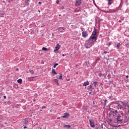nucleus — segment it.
Listing matches in <instances>:
<instances>
[{"instance_id": "4468645a", "label": "nucleus", "mask_w": 129, "mask_h": 129, "mask_svg": "<svg viewBox=\"0 0 129 129\" xmlns=\"http://www.w3.org/2000/svg\"><path fill=\"white\" fill-rule=\"evenodd\" d=\"M80 4H81V2L80 1H77L76 2V6H80Z\"/></svg>"}, {"instance_id": "9d476101", "label": "nucleus", "mask_w": 129, "mask_h": 129, "mask_svg": "<svg viewBox=\"0 0 129 129\" xmlns=\"http://www.w3.org/2000/svg\"><path fill=\"white\" fill-rule=\"evenodd\" d=\"M108 1V6H110L112 4H113L114 2L113 0H107Z\"/></svg>"}, {"instance_id": "c756f323", "label": "nucleus", "mask_w": 129, "mask_h": 129, "mask_svg": "<svg viewBox=\"0 0 129 129\" xmlns=\"http://www.w3.org/2000/svg\"><path fill=\"white\" fill-rule=\"evenodd\" d=\"M104 102H105L104 105H106V102H107V101L106 100H105Z\"/></svg>"}, {"instance_id": "2eb2a0df", "label": "nucleus", "mask_w": 129, "mask_h": 129, "mask_svg": "<svg viewBox=\"0 0 129 129\" xmlns=\"http://www.w3.org/2000/svg\"><path fill=\"white\" fill-rule=\"evenodd\" d=\"M62 77H63V74H61L60 75L59 77L58 78V79L63 80V79H62Z\"/></svg>"}, {"instance_id": "393cba45", "label": "nucleus", "mask_w": 129, "mask_h": 129, "mask_svg": "<svg viewBox=\"0 0 129 129\" xmlns=\"http://www.w3.org/2000/svg\"><path fill=\"white\" fill-rule=\"evenodd\" d=\"M55 81H56V84L57 85H59V81H58V80H57V79H55Z\"/></svg>"}, {"instance_id": "7ed1b4c3", "label": "nucleus", "mask_w": 129, "mask_h": 129, "mask_svg": "<svg viewBox=\"0 0 129 129\" xmlns=\"http://www.w3.org/2000/svg\"><path fill=\"white\" fill-rule=\"evenodd\" d=\"M114 116H117L116 118V121H117V123H120L122 122V119L123 118V113H121L120 114L117 112L115 113Z\"/></svg>"}, {"instance_id": "f3484780", "label": "nucleus", "mask_w": 129, "mask_h": 129, "mask_svg": "<svg viewBox=\"0 0 129 129\" xmlns=\"http://www.w3.org/2000/svg\"><path fill=\"white\" fill-rule=\"evenodd\" d=\"M33 78H34V77L33 78H29L28 79V81H33L34 80V79H33Z\"/></svg>"}, {"instance_id": "20e7f679", "label": "nucleus", "mask_w": 129, "mask_h": 129, "mask_svg": "<svg viewBox=\"0 0 129 129\" xmlns=\"http://www.w3.org/2000/svg\"><path fill=\"white\" fill-rule=\"evenodd\" d=\"M119 106H120V109L122 107L123 110L125 113L129 112V106L126 104V103L123 102L122 101L120 102Z\"/></svg>"}, {"instance_id": "5701e85b", "label": "nucleus", "mask_w": 129, "mask_h": 129, "mask_svg": "<svg viewBox=\"0 0 129 129\" xmlns=\"http://www.w3.org/2000/svg\"><path fill=\"white\" fill-rule=\"evenodd\" d=\"M25 5L26 6H28V5H29V2H28V1H25Z\"/></svg>"}, {"instance_id": "0eeeda50", "label": "nucleus", "mask_w": 129, "mask_h": 129, "mask_svg": "<svg viewBox=\"0 0 129 129\" xmlns=\"http://www.w3.org/2000/svg\"><path fill=\"white\" fill-rule=\"evenodd\" d=\"M83 32H82V36L84 38H86L88 36V34H87V32L85 31L82 30Z\"/></svg>"}, {"instance_id": "603ef678", "label": "nucleus", "mask_w": 129, "mask_h": 129, "mask_svg": "<svg viewBox=\"0 0 129 129\" xmlns=\"http://www.w3.org/2000/svg\"><path fill=\"white\" fill-rule=\"evenodd\" d=\"M5 123L7 124V122H6Z\"/></svg>"}, {"instance_id": "c9c22d12", "label": "nucleus", "mask_w": 129, "mask_h": 129, "mask_svg": "<svg viewBox=\"0 0 129 129\" xmlns=\"http://www.w3.org/2000/svg\"><path fill=\"white\" fill-rule=\"evenodd\" d=\"M38 4H39V5H41V4H42V3L39 2Z\"/></svg>"}, {"instance_id": "b1692460", "label": "nucleus", "mask_w": 129, "mask_h": 129, "mask_svg": "<svg viewBox=\"0 0 129 129\" xmlns=\"http://www.w3.org/2000/svg\"><path fill=\"white\" fill-rule=\"evenodd\" d=\"M88 89H92V85L89 86Z\"/></svg>"}, {"instance_id": "58836bf2", "label": "nucleus", "mask_w": 129, "mask_h": 129, "mask_svg": "<svg viewBox=\"0 0 129 129\" xmlns=\"http://www.w3.org/2000/svg\"><path fill=\"white\" fill-rule=\"evenodd\" d=\"M126 78H128V76H126Z\"/></svg>"}, {"instance_id": "c85d7f7f", "label": "nucleus", "mask_w": 129, "mask_h": 129, "mask_svg": "<svg viewBox=\"0 0 129 129\" xmlns=\"http://www.w3.org/2000/svg\"><path fill=\"white\" fill-rule=\"evenodd\" d=\"M11 103H12L11 102V101H8V102H7V104H8V105H10Z\"/></svg>"}, {"instance_id": "a878e982", "label": "nucleus", "mask_w": 129, "mask_h": 129, "mask_svg": "<svg viewBox=\"0 0 129 129\" xmlns=\"http://www.w3.org/2000/svg\"><path fill=\"white\" fill-rule=\"evenodd\" d=\"M58 63H55L54 65V68H56V67H57V66H58Z\"/></svg>"}, {"instance_id": "09e8293b", "label": "nucleus", "mask_w": 129, "mask_h": 129, "mask_svg": "<svg viewBox=\"0 0 129 129\" xmlns=\"http://www.w3.org/2000/svg\"><path fill=\"white\" fill-rule=\"evenodd\" d=\"M100 129H102V127H100Z\"/></svg>"}, {"instance_id": "ddd939ff", "label": "nucleus", "mask_w": 129, "mask_h": 129, "mask_svg": "<svg viewBox=\"0 0 129 129\" xmlns=\"http://www.w3.org/2000/svg\"><path fill=\"white\" fill-rule=\"evenodd\" d=\"M17 82L18 83H20V84H22V83H23V80H22V79H20L17 80Z\"/></svg>"}, {"instance_id": "f8f14e48", "label": "nucleus", "mask_w": 129, "mask_h": 129, "mask_svg": "<svg viewBox=\"0 0 129 129\" xmlns=\"http://www.w3.org/2000/svg\"><path fill=\"white\" fill-rule=\"evenodd\" d=\"M87 85H89V82L88 81L85 82L83 84V86H87Z\"/></svg>"}, {"instance_id": "1a4fd4ad", "label": "nucleus", "mask_w": 129, "mask_h": 129, "mask_svg": "<svg viewBox=\"0 0 129 129\" xmlns=\"http://www.w3.org/2000/svg\"><path fill=\"white\" fill-rule=\"evenodd\" d=\"M89 121L91 126L92 127H94V126H95V125L94 124V122L91 120H90Z\"/></svg>"}, {"instance_id": "cd10ccee", "label": "nucleus", "mask_w": 129, "mask_h": 129, "mask_svg": "<svg viewBox=\"0 0 129 129\" xmlns=\"http://www.w3.org/2000/svg\"><path fill=\"white\" fill-rule=\"evenodd\" d=\"M99 60H100V58H99V57H97V58L96 59V61H97V62H98V61H99Z\"/></svg>"}, {"instance_id": "37998d69", "label": "nucleus", "mask_w": 129, "mask_h": 129, "mask_svg": "<svg viewBox=\"0 0 129 129\" xmlns=\"http://www.w3.org/2000/svg\"><path fill=\"white\" fill-rule=\"evenodd\" d=\"M52 36H54V33H52Z\"/></svg>"}, {"instance_id": "6e6552de", "label": "nucleus", "mask_w": 129, "mask_h": 129, "mask_svg": "<svg viewBox=\"0 0 129 129\" xmlns=\"http://www.w3.org/2000/svg\"><path fill=\"white\" fill-rule=\"evenodd\" d=\"M59 31L60 32V33H64L65 32V28L64 27H59L58 28Z\"/></svg>"}, {"instance_id": "aec40b11", "label": "nucleus", "mask_w": 129, "mask_h": 129, "mask_svg": "<svg viewBox=\"0 0 129 129\" xmlns=\"http://www.w3.org/2000/svg\"><path fill=\"white\" fill-rule=\"evenodd\" d=\"M29 72H30V73H31L32 74H34V73H35L34 71H33L32 70H29Z\"/></svg>"}, {"instance_id": "6ab92c4d", "label": "nucleus", "mask_w": 129, "mask_h": 129, "mask_svg": "<svg viewBox=\"0 0 129 129\" xmlns=\"http://www.w3.org/2000/svg\"><path fill=\"white\" fill-rule=\"evenodd\" d=\"M98 82H93V85H94L95 87H96V85H97Z\"/></svg>"}, {"instance_id": "2f4dec72", "label": "nucleus", "mask_w": 129, "mask_h": 129, "mask_svg": "<svg viewBox=\"0 0 129 129\" xmlns=\"http://www.w3.org/2000/svg\"><path fill=\"white\" fill-rule=\"evenodd\" d=\"M42 109H44V108H46V106H43L42 107Z\"/></svg>"}, {"instance_id": "49530a36", "label": "nucleus", "mask_w": 129, "mask_h": 129, "mask_svg": "<svg viewBox=\"0 0 129 129\" xmlns=\"http://www.w3.org/2000/svg\"><path fill=\"white\" fill-rule=\"evenodd\" d=\"M119 22H121V20H119Z\"/></svg>"}, {"instance_id": "4be33fe9", "label": "nucleus", "mask_w": 129, "mask_h": 129, "mask_svg": "<svg viewBox=\"0 0 129 129\" xmlns=\"http://www.w3.org/2000/svg\"><path fill=\"white\" fill-rule=\"evenodd\" d=\"M42 50H43V51H47L48 50V48L46 47H43Z\"/></svg>"}, {"instance_id": "a211bd4d", "label": "nucleus", "mask_w": 129, "mask_h": 129, "mask_svg": "<svg viewBox=\"0 0 129 129\" xmlns=\"http://www.w3.org/2000/svg\"><path fill=\"white\" fill-rule=\"evenodd\" d=\"M64 127H71V126L70 125H64Z\"/></svg>"}, {"instance_id": "c03bdc74", "label": "nucleus", "mask_w": 129, "mask_h": 129, "mask_svg": "<svg viewBox=\"0 0 129 129\" xmlns=\"http://www.w3.org/2000/svg\"><path fill=\"white\" fill-rule=\"evenodd\" d=\"M60 119V117H57V119Z\"/></svg>"}, {"instance_id": "f03ea898", "label": "nucleus", "mask_w": 129, "mask_h": 129, "mask_svg": "<svg viewBox=\"0 0 129 129\" xmlns=\"http://www.w3.org/2000/svg\"><path fill=\"white\" fill-rule=\"evenodd\" d=\"M121 107L119 106V105L118 104L114 103L112 105V107H109V110L110 111V113H109L110 115V117H111L112 116H114L115 115V113L117 112V110L116 109H120Z\"/></svg>"}, {"instance_id": "4c0bfd02", "label": "nucleus", "mask_w": 129, "mask_h": 129, "mask_svg": "<svg viewBox=\"0 0 129 129\" xmlns=\"http://www.w3.org/2000/svg\"><path fill=\"white\" fill-rule=\"evenodd\" d=\"M33 101H36V99H33Z\"/></svg>"}, {"instance_id": "dca6fc26", "label": "nucleus", "mask_w": 129, "mask_h": 129, "mask_svg": "<svg viewBox=\"0 0 129 129\" xmlns=\"http://www.w3.org/2000/svg\"><path fill=\"white\" fill-rule=\"evenodd\" d=\"M52 74H57V73H56V72L55 71V69H52Z\"/></svg>"}, {"instance_id": "a18cd8bd", "label": "nucleus", "mask_w": 129, "mask_h": 129, "mask_svg": "<svg viewBox=\"0 0 129 129\" xmlns=\"http://www.w3.org/2000/svg\"><path fill=\"white\" fill-rule=\"evenodd\" d=\"M107 13H110V12H109V11H107Z\"/></svg>"}, {"instance_id": "f704fd0d", "label": "nucleus", "mask_w": 129, "mask_h": 129, "mask_svg": "<svg viewBox=\"0 0 129 129\" xmlns=\"http://www.w3.org/2000/svg\"><path fill=\"white\" fill-rule=\"evenodd\" d=\"M107 53V51H104V54H106Z\"/></svg>"}, {"instance_id": "de8ad7c7", "label": "nucleus", "mask_w": 129, "mask_h": 129, "mask_svg": "<svg viewBox=\"0 0 129 129\" xmlns=\"http://www.w3.org/2000/svg\"><path fill=\"white\" fill-rule=\"evenodd\" d=\"M70 80V79L68 80V81H69Z\"/></svg>"}, {"instance_id": "39448f33", "label": "nucleus", "mask_w": 129, "mask_h": 129, "mask_svg": "<svg viewBox=\"0 0 129 129\" xmlns=\"http://www.w3.org/2000/svg\"><path fill=\"white\" fill-rule=\"evenodd\" d=\"M128 119H129V112H126L125 116H123L122 122L127 123V122H128Z\"/></svg>"}, {"instance_id": "bb28decb", "label": "nucleus", "mask_w": 129, "mask_h": 129, "mask_svg": "<svg viewBox=\"0 0 129 129\" xmlns=\"http://www.w3.org/2000/svg\"><path fill=\"white\" fill-rule=\"evenodd\" d=\"M25 124H28V120L25 119Z\"/></svg>"}, {"instance_id": "473e14b6", "label": "nucleus", "mask_w": 129, "mask_h": 129, "mask_svg": "<svg viewBox=\"0 0 129 129\" xmlns=\"http://www.w3.org/2000/svg\"><path fill=\"white\" fill-rule=\"evenodd\" d=\"M4 99H7V96H4Z\"/></svg>"}, {"instance_id": "9b49d317", "label": "nucleus", "mask_w": 129, "mask_h": 129, "mask_svg": "<svg viewBox=\"0 0 129 129\" xmlns=\"http://www.w3.org/2000/svg\"><path fill=\"white\" fill-rule=\"evenodd\" d=\"M69 116V114L68 113H64V115L62 116L63 118H67Z\"/></svg>"}, {"instance_id": "3c124183", "label": "nucleus", "mask_w": 129, "mask_h": 129, "mask_svg": "<svg viewBox=\"0 0 129 129\" xmlns=\"http://www.w3.org/2000/svg\"><path fill=\"white\" fill-rule=\"evenodd\" d=\"M39 12L40 13V10H39Z\"/></svg>"}, {"instance_id": "8fccbe9b", "label": "nucleus", "mask_w": 129, "mask_h": 129, "mask_svg": "<svg viewBox=\"0 0 129 129\" xmlns=\"http://www.w3.org/2000/svg\"><path fill=\"white\" fill-rule=\"evenodd\" d=\"M6 103H7V102H5V104H6Z\"/></svg>"}, {"instance_id": "7c9ffc66", "label": "nucleus", "mask_w": 129, "mask_h": 129, "mask_svg": "<svg viewBox=\"0 0 129 129\" xmlns=\"http://www.w3.org/2000/svg\"><path fill=\"white\" fill-rule=\"evenodd\" d=\"M60 3V2H59V1H56V4H58Z\"/></svg>"}, {"instance_id": "423d86ee", "label": "nucleus", "mask_w": 129, "mask_h": 129, "mask_svg": "<svg viewBox=\"0 0 129 129\" xmlns=\"http://www.w3.org/2000/svg\"><path fill=\"white\" fill-rule=\"evenodd\" d=\"M61 48V45L60 44H57L56 46L55 47V49H54V51L55 53H57V51Z\"/></svg>"}, {"instance_id": "79ce46f5", "label": "nucleus", "mask_w": 129, "mask_h": 129, "mask_svg": "<svg viewBox=\"0 0 129 129\" xmlns=\"http://www.w3.org/2000/svg\"><path fill=\"white\" fill-rule=\"evenodd\" d=\"M54 82H56L57 83V81L54 80Z\"/></svg>"}, {"instance_id": "f257e3e1", "label": "nucleus", "mask_w": 129, "mask_h": 129, "mask_svg": "<svg viewBox=\"0 0 129 129\" xmlns=\"http://www.w3.org/2000/svg\"><path fill=\"white\" fill-rule=\"evenodd\" d=\"M98 37L97 29L94 28L92 35L88 40V41H86L85 43V47L86 49H88L90 48V47H92L93 45H94V43L96 42Z\"/></svg>"}, {"instance_id": "864d4df0", "label": "nucleus", "mask_w": 129, "mask_h": 129, "mask_svg": "<svg viewBox=\"0 0 129 129\" xmlns=\"http://www.w3.org/2000/svg\"><path fill=\"white\" fill-rule=\"evenodd\" d=\"M0 30H1V27H0Z\"/></svg>"}, {"instance_id": "e433bc0d", "label": "nucleus", "mask_w": 129, "mask_h": 129, "mask_svg": "<svg viewBox=\"0 0 129 129\" xmlns=\"http://www.w3.org/2000/svg\"><path fill=\"white\" fill-rule=\"evenodd\" d=\"M16 70H17V71H19V68H17V69H16Z\"/></svg>"}, {"instance_id": "72a5a7b5", "label": "nucleus", "mask_w": 129, "mask_h": 129, "mask_svg": "<svg viewBox=\"0 0 129 129\" xmlns=\"http://www.w3.org/2000/svg\"><path fill=\"white\" fill-rule=\"evenodd\" d=\"M116 11V10H114V11L111 12V13H113V12H114V13H115Z\"/></svg>"}, {"instance_id": "412c9836", "label": "nucleus", "mask_w": 129, "mask_h": 129, "mask_svg": "<svg viewBox=\"0 0 129 129\" xmlns=\"http://www.w3.org/2000/svg\"><path fill=\"white\" fill-rule=\"evenodd\" d=\"M120 46V43H118V44H117L116 47H117V49H119Z\"/></svg>"}, {"instance_id": "a19ab883", "label": "nucleus", "mask_w": 129, "mask_h": 129, "mask_svg": "<svg viewBox=\"0 0 129 129\" xmlns=\"http://www.w3.org/2000/svg\"><path fill=\"white\" fill-rule=\"evenodd\" d=\"M62 55L63 57H64V56H65V54H63Z\"/></svg>"}, {"instance_id": "ea45409f", "label": "nucleus", "mask_w": 129, "mask_h": 129, "mask_svg": "<svg viewBox=\"0 0 129 129\" xmlns=\"http://www.w3.org/2000/svg\"><path fill=\"white\" fill-rule=\"evenodd\" d=\"M24 128H27V126H24Z\"/></svg>"}]
</instances>
